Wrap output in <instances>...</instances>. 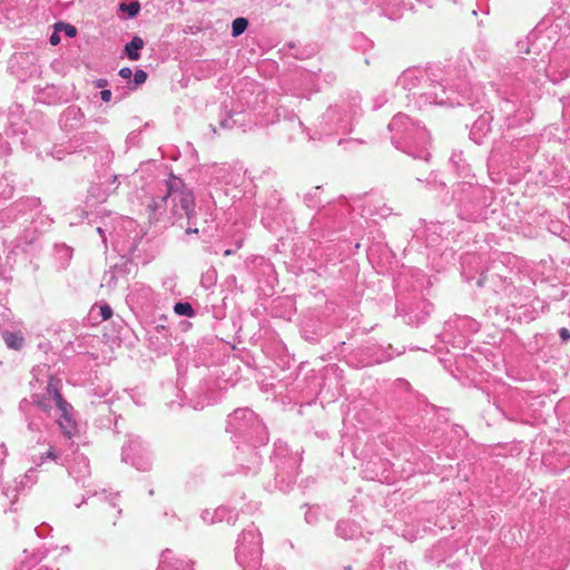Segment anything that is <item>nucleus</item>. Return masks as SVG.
Listing matches in <instances>:
<instances>
[{"instance_id":"1","label":"nucleus","mask_w":570,"mask_h":570,"mask_svg":"<svg viewBox=\"0 0 570 570\" xmlns=\"http://www.w3.org/2000/svg\"><path fill=\"white\" fill-rule=\"evenodd\" d=\"M166 191L148 204L150 218L166 220L185 228L186 234H198L196 227L195 196L191 189L178 177L170 175L165 184Z\"/></svg>"},{"instance_id":"2","label":"nucleus","mask_w":570,"mask_h":570,"mask_svg":"<svg viewBox=\"0 0 570 570\" xmlns=\"http://www.w3.org/2000/svg\"><path fill=\"white\" fill-rule=\"evenodd\" d=\"M226 430L236 445L239 465L245 472H256L262 462L257 449L268 442L264 423L250 409H236L228 416Z\"/></svg>"},{"instance_id":"3","label":"nucleus","mask_w":570,"mask_h":570,"mask_svg":"<svg viewBox=\"0 0 570 570\" xmlns=\"http://www.w3.org/2000/svg\"><path fill=\"white\" fill-rule=\"evenodd\" d=\"M61 381L53 376H48L47 384L43 392L32 393V403L22 400L19 404V410L24 414L27 428L30 432L41 433L42 417L36 415V407L50 412L55 406L60 413L58 423L67 436H71L76 425L72 420V406L60 394Z\"/></svg>"},{"instance_id":"4","label":"nucleus","mask_w":570,"mask_h":570,"mask_svg":"<svg viewBox=\"0 0 570 570\" xmlns=\"http://www.w3.org/2000/svg\"><path fill=\"white\" fill-rule=\"evenodd\" d=\"M391 141L395 148L415 159L429 160L430 135L425 127L414 122L407 115L399 112L389 124Z\"/></svg>"},{"instance_id":"5","label":"nucleus","mask_w":570,"mask_h":570,"mask_svg":"<svg viewBox=\"0 0 570 570\" xmlns=\"http://www.w3.org/2000/svg\"><path fill=\"white\" fill-rule=\"evenodd\" d=\"M443 70L438 66L428 67V79L422 81L411 104L417 109L432 105H463V101L456 98L454 90L446 89L443 83Z\"/></svg>"},{"instance_id":"6","label":"nucleus","mask_w":570,"mask_h":570,"mask_svg":"<svg viewBox=\"0 0 570 570\" xmlns=\"http://www.w3.org/2000/svg\"><path fill=\"white\" fill-rule=\"evenodd\" d=\"M360 97H352V101H341L332 105L321 116L317 130L320 136L346 134L352 130L353 120L360 110Z\"/></svg>"},{"instance_id":"7","label":"nucleus","mask_w":570,"mask_h":570,"mask_svg":"<svg viewBox=\"0 0 570 570\" xmlns=\"http://www.w3.org/2000/svg\"><path fill=\"white\" fill-rule=\"evenodd\" d=\"M492 282L494 292L513 307L527 306V302L532 297V286L535 285L533 279L519 274L510 278L497 275Z\"/></svg>"},{"instance_id":"8","label":"nucleus","mask_w":570,"mask_h":570,"mask_svg":"<svg viewBox=\"0 0 570 570\" xmlns=\"http://www.w3.org/2000/svg\"><path fill=\"white\" fill-rule=\"evenodd\" d=\"M262 554V535L252 524L242 532L237 540L235 559L243 570H259Z\"/></svg>"},{"instance_id":"9","label":"nucleus","mask_w":570,"mask_h":570,"mask_svg":"<svg viewBox=\"0 0 570 570\" xmlns=\"http://www.w3.org/2000/svg\"><path fill=\"white\" fill-rule=\"evenodd\" d=\"M273 460L276 468V479L282 481L288 479V482H292L298 474L302 456L298 452H289L286 443L281 441L275 443Z\"/></svg>"},{"instance_id":"10","label":"nucleus","mask_w":570,"mask_h":570,"mask_svg":"<svg viewBox=\"0 0 570 570\" xmlns=\"http://www.w3.org/2000/svg\"><path fill=\"white\" fill-rule=\"evenodd\" d=\"M479 331V324L471 317L460 316L446 323L443 338L453 347L463 348L471 334Z\"/></svg>"},{"instance_id":"11","label":"nucleus","mask_w":570,"mask_h":570,"mask_svg":"<svg viewBox=\"0 0 570 570\" xmlns=\"http://www.w3.org/2000/svg\"><path fill=\"white\" fill-rule=\"evenodd\" d=\"M122 461L130 463L138 471H148L151 466L150 455L138 436H129L122 448Z\"/></svg>"},{"instance_id":"12","label":"nucleus","mask_w":570,"mask_h":570,"mask_svg":"<svg viewBox=\"0 0 570 570\" xmlns=\"http://www.w3.org/2000/svg\"><path fill=\"white\" fill-rule=\"evenodd\" d=\"M518 63L520 65V70L515 72V77L523 86L525 82L537 85L546 76L547 62L543 59L538 61L535 59L519 58Z\"/></svg>"},{"instance_id":"13","label":"nucleus","mask_w":570,"mask_h":570,"mask_svg":"<svg viewBox=\"0 0 570 570\" xmlns=\"http://www.w3.org/2000/svg\"><path fill=\"white\" fill-rule=\"evenodd\" d=\"M428 79V68L413 67L404 70L396 79V85L409 92L407 98L412 102L422 81Z\"/></svg>"},{"instance_id":"14","label":"nucleus","mask_w":570,"mask_h":570,"mask_svg":"<svg viewBox=\"0 0 570 570\" xmlns=\"http://www.w3.org/2000/svg\"><path fill=\"white\" fill-rule=\"evenodd\" d=\"M69 146L73 151L96 153L106 146V139L98 131H83L75 135Z\"/></svg>"},{"instance_id":"15","label":"nucleus","mask_w":570,"mask_h":570,"mask_svg":"<svg viewBox=\"0 0 570 570\" xmlns=\"http://www.w3.org/2000/svg\"><path fill=\"white\" fill-rule=\"evenodd\" d=\"M86 122V115L80 107L76 105L68 106L59 117V125L65 131H75L80 129Z\"/></svg>"},{"instance_id":"16","label":"nucleus","mask_w":570,"mask_h":570,"mask_svg":"<svg viewBox=\"0 0 570 570\" xmlns=\"http://www.w3.org/2000/svg\"><path fill=\"white\" fill-rule=\"evenodd\" d=\"M157 570H194L193 561L185 558H178L170 549H165L160 554V561Z\"/></svg>"},{"instance_id":"17","label":"nucleus","mask_w":570,"mask_h":570,"mask_svg":"<svg viewBox=\"0 0 570 570\" xmlns=\"http://www.w3.org/2000/svg\"><path fill=\"white\" fill-rule=\"evenodd\" d=\"M362 213L364 216L385 218L392 214V208L384 203L382 197L371 195L365 199Z\"/></svg>"},{"instance_id":"18","label":"nucleus","mask_w":570,"mask_h":570,"mask_svg":"<svg viewBox=\"0 0 570 570\" xmlns=\"http://www.w3.org/2000/svg\"><path fill=\"white\" fill-rule=\"evenodd\" d=\"M118 494H115L114 497L109 498L107 495H102L100 498L101 507L100 512L101 517L105 523H111L115 525L117 523V520L121 515V509L118 507L117 500Z\"/></svg>"},{"instance_id":"19","label":"nucleus","mask_w":570,"mask_h":570,"mask_svg":"<svg viewBox=\"0 0 570 570\" xmlns=\"http://www.w3.org/2000/svg\"><path fill=\"white\" fill-rule=\"evenodd\" d=\"M35 94L36 101L46 105H56L63 100V92L55 85L47 83L45 87L37 86Z\"/></svg>"},{"instance_id":"20","label":"nucleus","mask_w":570,"mask_h":570,"mask_svg":"<svg viewBox=\"0 0 570 570\" xmlns=\"http://www.w3.org/2000/svg\"><path fill=\"white\" fill-rule=\"evenodd\" d=\"M492 117L489 112L482 114L472 125L470 129V138L481 144L484 137L491 131Z\"/></svg>"},{"instance_id":"21","label":"nucleus","mask_w":570,"mask_h":570,"mask_svg":"<svg viewBox=\"0 0 570 570\" xmlns=\"http://www.w3.org/2000/svg\"><path fill=\"white\" fill-rule=\"evenodd\" d=\"M128 298L140 306H145L153 302L154 291L149 285L135 283L130 288Z\"/></svg>"},{"instance_id":"22","label":"nucleus","mask_w":570,"mask_h":570,"mask_svg":"<svg viewBox=\"0 0 570 570\" xmlns=\"http://www.w3.org/2000/svg\"><path fill=\"white\" fill-rule=\"evenodd\" d=\"M335 533L344 540H353L361 537L362 531L356 522L352 520H340L336 523Z\"/></svg>"},{"instance_id":"23","label":"nucleus","mask_w":570,"mask_h":570,"mask_svg":"<svg viewBox=\"0 0 570 570\" xmlns=\"http://www.w3.org/2000/svg\"><path fill=\"white\" fill-rule=\"evenodd\" d=\"M460 89V95L470 106L482 102L484 94L479 85H460L456 86Z\"/></svg>"},{"instance_id":"24","label":"nucleus","mask_w":570,"mask_h":570,"mask_svg":"<svg viewBox=\"0 0 570 570\" xmlns=\"http://www.w3.org/2000/svg\"><path fill=\"white\" fill-rule=\"evenodd\" d=\"M220 119H219V127L222 129H232L238 125H242L244 121V114L243 112H234L227 110V106H222V112H220Z\"/></svg>"},{"instance_id":"25","label":"nucleus","mask_w":570,"mask_h":570,"mask_svg":"<svg viewBox=\"0 0 570 570\" xmlns=\"http://www.w3.org/2000/svg\"><path fill=\"white\" fill-rule=\"evenodd\" d=\"M383 13L391 20H399L403 16L404 3L402 0H381Z\"/></svg>"},{"instance_id":"26","label":"nucleus","mask_w":570,"mask_h":570,"mask_svg":"<svg viewBox=\"0 0 570 570\" xmlns=\"http://www.w3.org/2000/svg\"><path fill=\"white\" fill-rule=\"evenodd\" d=\"M69 473L77 480L81 481L90 473L89 460L79 455L75 459V463L69 468Z\"/></svg>"},{"instance_id":"27","label":"nucleus","mask_w":570,"mask_h":570,"mask_svg":"<svg viewBox=\"0 0 570 570\" xmlns=\"http://www.w3.org/2000/svg\"><path fill=\"white\" fill-rule=\"evenodd\" d=\"M230 511L227 509V508H218L217 510H215L214 513H210L209 511H204L202 513V519L205 521V522H208V523H214L216 521H224L226 519L227 522H235V518L233 515H229L226 518V513H229Z\"/></svg>"},{"instance_id":"28","label":"nucleus","mask_w":570,"mask_h":570,"mask_svg":"<svg viewBox=\"0 0 570 570\" xmlns=\"http://www.w3.org/2000/svg\"><path fill=\"white\" fill-rule=\"evenodd\" d=\"M144 48V40L139 36L132 37V39L126 43L125 53L130 60H138L140 58V50Z\"/></svg>"},{"instance_id":"29","label":"nucleus","mask_w":570,"mask_h":570,"mask_svg":"<svg viewBox=\"0 0 570 570\" xmlns=\"http://www.w3.org/2000/svg\"><path fill=\"white\" fill-rule=\"evenodd\" d=\"M14 177L13 174H3L0 176V197L7 199L11 198L14 191Z\"/></svg>"},{"instance_id":"30","label":"nucleus","mask_w":570,"mask_h":570,"mask_svg":"<svg viewBox=\"0 0 570 570\" xmlns=\"http://www.w3.org/2000/svg\"><path fill=\"white\" fill-rule=\"evenodd\" d=\"M40 206V199L36 197H27L17 202L12 209L19 214H26L27 210H35Z\"/></svg>"},{"instance_id":"31","label":"nucleus","mask_w":570,"mask_h":570,"mask_svg":"<svg viewBox=\"0 0 570 570\" xmlns=\"http://www.w3.org/2000/svg\"><path fill=\"white\" fill-rule=\"evenodd\" d=\"M3 340L7 346L11 350H20L23 345L24 338L20 332H3Z\"/></svg>"},{"instance_id":"32","label":"nucleus","mask_w":570,"mask_h":570,"mask_svg":"<svg viewBox=\"0 0 570 570\" xmlns=\"http://www.w3.org/2000/svg\"><path fill=\"white\" fill-rule=\"evenodd\" d=\"M320 195H321V187L317 186V187L313 188L311 191L304 194L303 202L305 203V205L307 207L315 208L321 203Z\"/></svg>"},{"instance_id":"33","label":"nucleus","mask_w":570,"mask_h":570,"mask_svg":"<svg viewBox=\"0 0 570 570\" xmlns=\"http://www.w3.org/2000/svg\"><path fill=\"white\" fill-rule=\"evenodd\" d=\"M117 285V266L110 268L109 271L105 272L102 276V287H106L107 289L111 291Z\"/></svg>"},{"instance_id":"34","label":"nucleus","mask_w":570,"mask_h":570,"mask_svg":"<svg viewBox=\"0 0 570 570\" xmlns=\"http://www.w3.org/2000/svg\"><path fill=\"white\" fill-rule=\"evenodd\" d=\"M174 312L178 316L194 317L196 315L195 309L188 302H177L174 305Z\"/></svg>"},{"instance_id":"35","label":"nucleus","mask_w":570,"mask_h":570,"mask_svg":"<svg viewBox=\"0 0 570 570\" xmlns=\"http://www.w3.org/2000/svg\"><path fill=\"white\" fill-rule=\"evenodd\" d=\"M248 27V20L246 18H236L232 23V36H240Z\"/></svg>"},{"instance_id":"36","label":"nucleus","mask_w":570,"mask_h":570,"mask_svg":"<svg viewBox=\"0 0 570 570\" xmlns=\"http://www.w3.org/2000/svg\"><path fill=\"white\" fill-rule=\"evenodd\" d=\"M119 8L120 11L126 12L129 18H135L140 11V3L137 0L130 1L129 3L122 2Z\"/></svg>"},{"instance_id":"37","label":"nucleus","mask_w":570,"mask_h":570,"mask_svg":"<svg viewBox=\"0 0 570 570\" xmlns=\"http://www.w3.org/2000/svg\"><path fill=\"white\" fill-rule=\"evenodd\" d=\"M46 557V552H36L28 560H22L20 570H29L31 567L40 562Z\"/></svg>"},{"instance_id":"38","label":"nucleus","mask_w":570,"mask_h":570,"mask_svg":"<svg viewBox=\"0 0 570 570\" xmlns=\"http://www.w3.org/2000/svg\"><path fill=\"white\" fill-rule=\"evenodd\" d=\"M47 459H51L52 461H57L59 459V453L50 446L45 453H40L38 458L33 456V462L37 465H41Z\"/></svg>"},{"instance_id":"39","label":"nucleus","mask_w":570,"mask_h":570,"mask_svg":"<svg viewBox=\"0 0 570 570\" xmlns=\"http://www.w3.org/2000/svg\"><path fill=\"white\" fill-rule=\"evenodd\" d=\"M147 80V72L142 69L136 70L134 73V81L132 83L129 82L130 90L137 89L138 86L142 85Z\"/></svg>"},{"instance_id":"40","label":"nucleus","mask_w":570,"mask_h":570,"mask_svg":"<svg viewBox=\"0 0 570 570\" xmlns=\"http://www.w3.org/2000/svg\"><path fill=\"white\" fill-rule=\"evenodd\" d=\"M36 479H37V469L31 468L26 472L23 480L21 481V484H22V487H26V485L30 487L31 484H33L36 482Z\"/></svg>"},{"instance_id":"41","label":"nucleus","mask_w":570,"mask_h":570,"mask_svg":"<svg viewBox=\"0 0 570 570\" xmlns=\"http://www.w3.org/2000/svg\"><path fill=\"white\" fill-rule=\"evenodd\" d=\"M56 30H63L66 36H68L69 38H73L77 35V29L75 26L63 22H58L56 24Z\"/></svg>"},{"instance_id":"42","label":"nucleus","mask_w":570,"mask_h":570,"mask_svg":"<svg viewBox=\"0 0 570 570\" xmlns=\"http://www.w3.org/2000/svg\"><path fill=\"white\" fill-rule=\"evenodd\" d=\"M216 282V271L209 269L202 277V283L204 286L209 287Z\"/></svg>"},{"instance_id":"43","label":"nucleus","mask_w":570,"mask_h":570,"mask_svg":"<svg viewBox=\"0 0 570 570\" xmlns=\"http://www.w3.org/2000/svg\"><path fill=\"white\" fill-rule=\"evenodd\" d=\"M531 305L535 311V314L530 316L531 320H534L540 313L544 312L546 303L543 301L535 297L533 298Z\"/></svg>"},{"instance_id":"44","label":"nucleus","mask_w":570,"mask_h":570,"mask_svg":"<svg viewBox=\"0 0 570 570\" xmlns=\"http://www.w3.org/2000/svg\"><path fill=\"white\" fill-rule=\"evenodd\" d=\"M383 570H407L406 563L402 560H393L389 564H383Z\"/></svg>"},{"instance_id":"45","label":"nucleus","mask_w":570,"mask_h":570,"mask_svg":"<svg viewBox=\"0 0 570 570\" xmlns=\"http://www.w3.org/2000/svg\"><path fill=\"white\" fill-rule=\"evenodd\" d=\"M99 309L102 320H109L112 316V308L108 304L101 305Z\"/></svg>"},{"instance_id":"46","label":"nucleus","mask_w":570,"mask_h":570,"mask_svg":"<svg viewBox=\"0 0 570 570\" xmlns=\"http://www.w3.org/2000/svg\"><path fill=\"white\" fill-rule=\"evenodd\" d=\"M20 142L24 148L29 147V138L27 137L26 132H22L21 137H13L11 144Z\"/></svg>"},{"instance_id":"47","label":"nucleus","mask_w":570,"mask_h":570,"mask_svg":"<svg viewBox=\"0 0 570 570\" xmlns=\"http://www.w3.org/2000/svg\"><path fill=\"white\" fill-rule=\"evenodd\" d=\"M244 239H245V236L243 234H238V235L234 236L233 243L235 245L236 250L243 247Z\"/></svg>"},{"instance_id":"48","label":"nucleus","mask_w":570,"mask_h":570,"mask_svg":"<svg viewBox=\"0 0 570 570\" xmlns=\"http://www.w3.org/2000/svg\"><path fill=\"white\" fill-rule=\"evenodd\" d=\"M119 76L122 78V79H130L131 76H132V70L129 68V67H122L120 70H119Z\"/></svg>"},{"instance_id":"49","label":"nucleus","mask_w":570,"mask_h":570,"mask_svg":"<svg viewBox=\"0 0 570 570\" xmlns=\"http://www.w3.org/2000/svg\"><path fill=\"white\" fill-rule=\"evenodd\" d=\"M559 336L562 342H568L570 340V331L566 327H561L559 330Z\"/></svg>"},{"instance_id":"50","label":"nucleus","mask_w":570,"mask_h":570,"mask_svg":"<svg viewBox=\"0 0 570 570\" xmlns=\"http://www.w3.org/2000/svg\"><path fill=\"white\" fill-rule=\"evenodd\" d=\"M112 92L109 89H102L100 91V98L105 102H109L111 100Z\"/></svg>"},{"instance_id":"51","label":"nucleus","mask_w":570,"mask_h":570,"mask_svg":"<svg viewBox=\"0 0 570 570\" xmlns=\"http://www.w3.org/2000/svg\"><path fill=\"white\" fill-rule=\"evenodd\" d=\"M94 85L96 88L106 89V87L108 86V80L105 78H99L94 81Z\"/></svg>"},{"instance_id":"52","label":"nucleus","mask_w":570,"mask_h":570,"mask_svg":"<svg viewBox=\"0 0 570 570\" xmlns=\"http://www.w3.org/2000/svg\"><path fill=\"white\" fill-rule=\"evenodd\" d=\"M289 121L298 129L304 130L303 122L295 115L291 116Z\"/></svg>"},{"instance_id":"53","label":"nucleus","mask_w":570,"mask_h":570,"mask_svg":"<svg viewBox=\"0 0 570 570\" xmlns=\"http://www.w3.org/2000/svg\"><path fill=\"white\" fill-rule=\"evenodd\" d=\"M334 209H335V207H334V206H330V207L325 208V209H324V212H322V213H318V214H317V215H318V218H317V219H320V218H322V217H325V216H328L330 214H332V212H333Z\"/></svg>"},{"instance_id":"54","label":"nucleus","mask_w":570,"mask_h":570,"mask_svg":"<svg viewBox=\"0 0 570 570\" xmlns=\"http://www.w3.org/2000/svg\"><path fill=\"white\" fill-rule=\"evenodd\" d=\"M387 101L385 96H380L375 99V108L383 106Z\"/></svg>"},{"instance_id":"55","label":"nucleus","mask_w":570,"mask_h":570,"mask_svg":"<svg viewBox=\"0 0 570 570\" xmlns=\"http://www.w3.org/2000/svg\"><path fill=\"white\" fill-rule=\"evenodd\" d=\"M6 456H7V449L3 444H1L0 445V466L2 465Z\"/></svg>"},{"instance_id":"56","label":"nucleus","mask_w":570,"mask_h":570,"mask_svg":"<svg viewBox=\"0 0 570 570\" xmlns=\"http://www.w3.org/2000/svg\"><path fill=\"white\" fill-rule=\"evenodd\" d=\"M49 41H50V43H51V45H57V43H59L60 38H59V36H58L57 33H52V35L50 36Z\"/></svg>"},{"instance_id":"57","label":"nucleus","mask_w":570,"mask_h":570,"mask_svg":"<svg viewBox=\"0 0 570 570\" xmlns=\"http://www.w3.org/2000/svg\"><path fill=\"white\" fill-rule=\"evenodd\" d=\"M305 519H306V521L308 523H314L315 522V518H314V515L311 512L306 513Z\"/></svg>"},{"instance_id":"58","label":"nucleus","mask_w":570,"mask_h":570,"mask_svg":"<svg viewBox=\"0 0 570 570\" xmlns=\"http://www.w3.org/2000/svg\"><path fill=\"white\" fill-rule=\"evenodd\" d=\"M484 193H485V190H483L481 188H475L473 190V195L478 196L479 198H481Z\"/></svg>"},{"instance_id":"59","label":"nucleus","mask_w":570,"mask_h":570,"mask_svg":"<svg viewBox=\"0 0 570 570\" xmlns=\"http://www.w3.org/2000/svg\"><path fill=\"white\" fill-rule=\"evenodd\" d=\"M157 332H165V334L168 333V328L165 325H157L156 326Z\"/></svg>"},{"instance_id":"60","label":"nucleus","mask_w":570,"mask_h":570,"mask_svg":"<svg viewBox=\"0 0 570 570\" xmlns=\"http://www.w3.org/2000/svg\"><path fill=\"white\" fill-rule=\"evenodd\" d=\"M97 233L102 237V242L106 243L105 230L101 227H97Z\"/></svg>"},{"instance_id":"61","label":"nucleus","mask_w":570,"mask_h":570,"mask_svg":"<svg viewBox=\"0 0 570 570\" xmlns=\"http://www.w3.org/2000/svg\"><path fill=\"white\" fill-rule=\"evenodd\" d=\"M480 216H481V213H479L478 210H475V212H473V213H471V214L469 215V217H470L471 219H476V218H479Z\"/></svg>"},{"instance_id":"62","label":"nucleus","mask_w":570,"mask_h":570,"mask_svg":"<svg viewBox=\"0 0 570 570\" xmlns=\"http://www.w3.org/2000/svg\"><path fill=\"white\" fill-rule=\"evenodd\" d=\"M236 253V249L227 248L224 250V256H230Z\"/></svg>"},{"instance_id":"63","label":"nucleus","mask_w":570,"mask_h":570,"mask_svg":"<svg viewBox=\"0 0 570 570\" xmlns=\"http://www.w3.org/2000/svg\"><path fill=\"white\" fill-rule=\"evenodd\" d=\"M0 278L4 279L6 282H10V277H7L4 273L0 272Z\"/></svg>"},{"instance_id":"64","label":"nucleus","mask_w":570,"mask_h":570,"mask_svg":"<svg viewBox=\"0 0 570 570\" xmlns=\"http://www.w3.org/2000/svg\"><path fill=\"white\" fill-rule=\"evenodd\" d=\"M417 2H423L432 7L431 0H416Z\"/></svg>"}]
</instances>
